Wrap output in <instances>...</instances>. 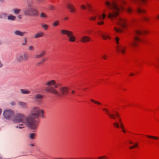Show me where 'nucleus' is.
Segmentation results:
<instances>
[{
  "mask_svg": "<svg viewBox=\"0 0 159 159\" xmlns=\"http://www.w3.org/2000/svg\"><path fill=\"white\" fill-rule=\"evenodd\" d=\"M126 48V46L123 45L119 44L116 45L117 51L120 52L122 55L125 54Z\"/></svg>",
  "mask_w": 159,
  "mask_h": 159,
  "instance_id": "11",
  "label": "nucleus"
},
{
  "mask_svg": "<svg viewBox=\"0 0 159 159\" xmlns=\"http://www.w3.org/2000/svg\"><path fill=\"white\" fill-rule=\"evenodd\" d=\"M132 1H136V0H132Z\"/></svg>",
  "mask_w": 159,
  "mask_h": 159,
  "instance_id": "58",
  "label": "nucleus"
},
{
  "mask_svg": "<svg viewBox=\"0 0 159 159\" xmlns=\"http://www.w3.org/2000/svg\"><path fill=\"white\" fill-rule=\"evenodd\" d=\"M70 89L69 88L67 87H62L60 88L59 89V92L60 94L59 96L56 95L57 97H60L61 95H66L68 94Z\"/></svg>",
  "mask_w": 159,
  "mask_h": 159,
  "instance_id": "10",
  "label": "nucleus"
},
{
  "mask_svg": "<svg viewBox=\"0 0 159 159\" xmlns=\"http://www.w3.org/2000/svg\"><path fill=\"white\" fill-rule=\"evenodd\" d=\"M67 6L68 9L70 10V12H74L75 11V9L74 6L72 4L69 3L67 4Z\"/></svg>",
  "mask_w": 159,
  "mask_h": 159,
  "instance_id": "17",
  "label": "nucleus"
},
{
  "mask_svg": "<svg viewBox=\"0 0 159 159\" xmlns=\"http://www.w3.org/2000/svg\"><path fill=\"white\" fill-rule=\"evenodd\" d=\"M86 8L91 13L95 11L92 8L91 5L89 4H87L86 5Z\"/></svg>",
  "mask_w": 159,
  "mask_h": 159,
  "instance_id": "21",
  "label": "nucleus"
},
{
  "mask_svg": "<svg viewBox=\"0 0 159 159\" xmlns=\"http://www.w3.org/2000/svg\"><path fill=\"white\" fill-rule=\"evenodd\" d=\"M35 133H31L30 134L29 137L32 139H35Z\"/></svg>",
  "mask_w": 159,
  "mask_h": 159,
  "instance_id": "28",
  "label": "nucleus"
},
{
  "mask_svg": "<svg viewBox=\"0 0 159 159\" xmlns=\"http://www.w3.org/2000/svg\"><path fill=\"white\" fill-rule=\"evenodd\" d=\"M120 0H111V3L107 1L105 2V6L107 7L111 10V12H110L108 15V17L113 19L116 17L118 15L119 12L120 10H124V7L122 6L118 7L117 2Z\"/></svg>",
  "mask_w": 159,
  "mask_h": 159,
  "instance_id": "2",
  "label": "nucleus"
},
{
  "mask_svg": "<svg viewBox=\"0 0 159 159\" xmlns=\"http://www.w3.org/2000/svg\"><path fill=\"white\" fill-rule=\"evenodd\" d=\"M13 11H14V13L16 14H18L20 12V9H13Z\"/></svg>",
  "mask_w": 159,
  "mask_h": 159,
  "instance_id": "32",
  "label": "nucleus"
},
{
  "mask_svg": "<svg viewBox=\"0 0 159 159\" xmlns=\"http://www.w3.org/2000/svg\"><path fill=\"white\" fill-rule=\"evenodd\" d=\"M40 16L41 17L46 18L47 17L46 15L44 13L42 12L40 14Z\"/></svg>",
  "mask_w": 159,
  "mask_h": 159,
  "instance_id": "38",
  "label": "nucleus"
},
{
  "mask_svg": "<svg viewBox=\"0 0 159 159\" xmlns=\"http://www.w3.org/2000/svg\"><path fill=\"white\" fill-rule=\"evenodd\" d=\"M43 98V96L39 94H37L34 97V99L35 101L39 103H40L42 102V99Z\"/></svg>",
  "mask_w": 159,
  "mask_h": 159,
  "instance_id": "15",
  "label": "nucleus"
},
{
  "mask_svg": "<svg viewBox=\"0 0 159 159\" xmlns=\"http://www.w3.org/2000/svg\"><path fill=\"white\" fill-rule=\"evenodd\" d=\"M86 7L84 5H82L81 6V8L82 9L84 10L86 9Z\"/></svg>",
  "mask_w": 159,
  "mask_h": 159,
  "instance_id": "43",
  "label": "nucleus"
},
{
  "mask_svg": "<svg viewBox=\"0 0 159 159\" xmlns=\"http://www.w3.org/2000/svg\"><path fill=\"white\" fill-rule=\"evenodd\" d=\"M59 23V21L58 20H56L53 23V25L54 26H56L58 25Z\"/></svg>",
  "mask_w": 159,
  "mask_h": 159,
  "instance_id": "35",
  "label": "nucleus"
},
{
  "mask_svg": "<svg viewBox=\"0 0 159 159\" xmlns=\"http://www.w3.org/2000/svg\"><path fill=\"white\" fill-rule=\"evenodd\" d=\"M11 104L12 105H14L15 104V102H11Z\"/></svg>",
  "mask_w": 159,
  "mask_h": 159,
  "instance_id": "53",
  "label": "nucleus"
},
{
  "mask_svg": "<svg viewBox=\"0 0 159 159\" xmlns=\"http://www.w3.org/2000/svg\"><path fill=\"white\" fill-rule=\"evenodd\" d=\"M44 35L43 33L42 32H39L36 34L34 36V38H37L43 37Z\"/></svg>",
  "mask_w": 159,
  "mask_h": 159,
  "instance_id": "20",
  "label": "nucleus"
},
{
  "mask_svg": "<svg viewBox=\"0 0 159 159\" xmlns=\"http://www.w3.org/2000/svg\"><path fill=\"white\" fill-rule=\"evenodd\" d=\"M16 18V16L12 15H10L8 17V19L9 20H14Z\"/></svg>",
  "mask_w": 159,
  "mask_h": 159,
  "instance_id": "25",
  "label": "nucleus"
},
{
  "mask_svg": "<svg viewBox=\"0 0 159 159\" xmlns=\"http://www.w3.org/2000/svg\"><path fill=\"white\" fill-rule=\"evenodd\" d=\"M30 145L31 146H34V144H31Z\"/></svg>",
  "mask_w": 159,
  "mask_h": 159,
  "instance_id": "57",
  "label": "nucleus"
},
{
  "mask_svg": "<svg viewBox=\"0 0 159 159\" xmlns=\"http://www.w3.org/2000/svg\"><path fill=\"white\" fill-rule=\"evenodd\" d=\"M148 33V31L147 30H136L135 31V36L131 43L132 46L134 47H136L139 43L142 42V40L138 36V35L142 34H145Z\"/></svg>",
  "mask_w": 159,
  "mask_h": 159,
  "instance_id": "7",
  "label": "nucleus"
},
{
  "mask_svg": "<svg viewBox=\"0 0 159 159\" xmlns=\"http://www.w3.org/2000/svg\"><path fill=\"white\" fill-rule=\"evenodd\" d=\"M104 13H103L102 16L100 15H98L97 11H95L93 12H91V15H92L89 18L90 20L92 21L95 20L97 17L98 21L97 22V24L98 25H102L104 24V22L103 20L106 17L107 15L104 13L106 12V11H104Z\"/></svg>",
  "mask_w": 159,
  "mask_h": 159,
  "instance_id": "6",
  "label": "nucleus"
},
{
  "mask_svg": "<svg viewBox=\"0 0 159 159\" xmlns=\"http://www.w3.org/2000/svg\"><path fill=\"white\" fill-rule=\"evenodd\" d=\"M42 27L45 30H47L48 28V26L46 24H42L41 25Z\"/></svg>",
  "mask_w": 159,
  "mask_h": 159,
  "instance_id": "36",
  "label": "nucleus"
},
{
  "mask_svg": "<svg viewBox=\"0 0 159 159\" xmlns=\"http://www.w3.org/2000/svg\"><path fill=\"white\" fill-rule=\"evenodd\" d=\"M21 91L23 94H29L30 93V91L27 89H22Z\"/></svg>",
  "mask_w": 159,
  "mask_h": 159,
  "instance_id": "29",
  "label": "nucleus"
},
{
  "mask_svg": "<svg viewBox=\"0 0 159 159\" xmlns=\"http://www.w3.org/2000/svg\"><path fill=\"white\" fill-rule=\"evenodd\" d=\"M127 11L129 13H130L132 12L131 9L129 7H128L127 8Z\"/></svg>",
  "mask_w": 159,
  "mask_h": 159,
  "instance_id": "42",
  "label": "nucleus"
},
{
  "mask_svg": "<svg viewBox=\"0 0 159 159\" xmlns=\"http://www.w3.org/2000/svg\"><path fill=\"white\" fill-rule=\"evenodd\" d=\"M134 74L132 73H130L129 74V75L130 76H134Z\"/></svg>",
  "mask_w": 159,
  "mask_h": 159,
  "instance_id": "48",
  "label": "nucleus"
},
{
  "mask_svg": "<svg viewBox=\"0 0 159 159\" xmlns=\"http://www.w3.org/2000/svg\"><path fill=\"white\" fill-rule=\"evenodd\" d=\"M47 87H44V90L55 95L59 96L60 95L58 91L55 89L57 87L56 81L54 80H50L47 81L44 84Z\"/></svg>",
  "mask_w": 159,
  "mask_h": 159,
  "instance_id": "4",
  "label": "nucleus"
},
{
  "mask_svg": "<svg viewBox=\"0 0 159 159\" xmlns=\"http://www.w3.org/2000/svg\"><path fill=\"white\" fill-rule=\"evenodd\" d=\"M13 121L15 123L21 122L23 123L24 124H21V126L20 125L19 126L16 127L19 128H24V125H25L31 129H34L36 128L38 125V123L31 119L30 116L26 117L24 114L21 113L16 114L13 119Z\"/></svg>",
  "mask_w": 159,
  "mask_h": 159,
  "instance_id": "1",
  "label": "nucleus"
},
{
  "mask_svg": "<svg viewBox=\"0 0 159 159\" xmlns=\"http://www.w3.org/2000/svg\"><path fill=\"white\" fill-rule=\"evenodd\" d=\"M54 159H64L63 158H56Z\"/></svg>",
  "mask_w": 159,
  "mask_h": 159,
  "instance_id": "54",
  "label": "nucleus"
},
{
  "mask_svg": "<svg viewBox=\"0 0 159 159\" xmlns=\"http://www.w3.org/2000/svg\"><path fill=\"white\" fill-rule=\"evenodd\" d=\"M128 142L130 144H133V143L131 141H129Z\"/></svg>",
  "mask_w": 159,
  "mask_h": 159,
  "instance_id": "50",
  "label": "nucleus"
},
{
  "mask_svg": "<svg viewBox=\"0 0 159 159\" xmlns=\"http://www.w3.org/2000/svg\"><path fill=\"white\" fill-rule=\"evenodd\" d=\"M26 42H27V41H26V39H24V42L23 43H22V44L23 45H25L26 43Z\"/></svg>",
  "mask_w": 159,
  "mask_h": 159,
  "instance_id": "47",
  "label": "nucleus"
},
{
  "mask_svg": "<svg viewBox=\"0 0 159 159\" xmlns=\"http://www.w3.org/2000/svg\"><path fill=\"white\" fill-rule=\"evenodd\" d=\"M146 136L149 138L153 139H155L156 140H158V138L157 137L154 136H150V135H146Z\"/></svg>",
  "mask_w": 159,
  "mask_h": 159,
  "instance_id": "31",
  "label": "nucleus"
},
{
  "mask_svg": "<svg viewBox=\"0 0 159 159\" xmlns=\"http://www.w3.org/2000/svg\"><path fill=\"white\" fill-rule=\"evenodd\" d=\"M18 61L20 62H21L24 61V57L22 56H20L18 58Z\"/></svg>",
  "mask_w": 159,
  "mask_h": 159,
  "instance_id": "33",
  "label": "nucleus"
},
{
  "mask_svg": "<svg viewBox=\"0 0 159 159\" xmlns=\"http://www.w3.org/2000/svg\"><path fill=\"white\" fill-rule=\"evenodd\" d=\"M138 145V143H135L133 145L130 146L129 147V149H132L135 148H137Z\"/></svg>",
  "mask_w": 159,
  "mask_h": 159,
  "instance_id": "30",
  "label": "nucleus"
},
{
  "mask_svg": "<svg viewBox=\"0 0 159 159\" xmlns=\"http://www.w3.org/2000/svg\"><path fill=\"white\" fill-rule=\"evenodd\" d=\"M95 159H107V157L105 156L98 157Z\"/></svg>",
  "mask_w": 159,
  "mask_h": 159,
  "instance_id": "37",
  "label": "nucleus"
},
{
  "mask_svg": "<svg viewBox=\"0 0 159 159\" xmlns=\"http://www.w3.org/2000/svg\"><path fill=\"white\" fill-rule=\"evenodd\" d=\"M19 104L23 108H25L27 107V105L26 103L25 102H19Z\"/></svg>",
  "mask_w": 159,
  "mask_h": 159,
  "instance_id": "23",
  "label": "nucleus"
},
{
  "mask_svg": "<svg viewBox=\"0 0 159 159\" xmlns=\"http://www.w3.org/2000/svg\"><path fill=\"white\" fill-rule=\"evenodd\" d=\"M49 9L52 10H54L55 9V7L53 6H50L49 7Z\"/></svg>",
  "mask_w": 159,
  "mask_h": 159,
  "instance_id": "44",
  "label": "nucleus"
},
{
  "mask_svg": "<svg viewBox=\"0 0 159 159\" xmlns=\"http://www.w3.org/2000/svg\"><path fill=\"white\" fill-rule=\"evenodd\" d=\"M18 17L19 19H20L21 18V15H19L18 16Z\"/></svg>",
  "mask_w": 159,
  "mask_h": 159,
  "instance_id": "55",
  "label": "nucleus"
},
{
  "mask_svg": "<svg viewBox=\"0 0 159 159\" xmlns=\"http://www.w3.org/2000/svg\"><path fill=\"white\" fill-rule=\"evenodd\" d=\"M104 111L111 118L113 119L115 121L116 120V116L118 118V123L115 122L113 123V126L114 127L116 128H120L122 131L124 133H126V131L125 128L122 121L121 118L120 117L118 114L117 112H115L111 111L112 114L110 113L109 111L107 108H103V109Z\"/></svg>",
  "mask_w": 159,
  "mask_h": 159,
  "instance_id": "3",
  "label": "nucleus"
},
{
  "mask_svg": "<svg viewBox=\"0 0 159 159\" xmlns=\"http://www.w3.org/2000/svg\"><path fill=\"white\" fill-rule=\"evenodd\" d=\"M90 100L91 102H93V103L95 104H96L98 105H101V103L98 101H95L93 99H91Z\"/></svg>",
  "mask_w": 159,
  "mask_h": 159,
  "instance_id": "27",
  "label": "nucleus"
},
{
  "mask_svg": "<svg viewBox=\"0 0 159 159\" xmlns=\"http://www.w3.org/2000/svg\"><path fill=\"white\" fill-rule=\"evenodd\" d=\"M114 29L115 31L118 33L122 31L120 29L117 27L116 26L114 27Z\"/></svg>",
  "mask_w": 159,
  "mask_h": 159,
  "instance_id": "26",
  "label": "nucleus"
},
{
  "mask_svg": "<svg viewBox=\"0 0 159 159\" xmlns=\"http://www.w3.org/2000/svg\"><path fill=\"white\" fill-rule=\"evenodd\" d=\"M14 114V112L11 110H6L3 112L4 116L7 119H10Z\"/></svg>",
  "mask_w": 159,
  "mask_h": 159,
  "instance_id": "12",
  "label": "nucleus"
},
{
  "mask_svg": "<svg viewBox=\"0 0 159 159\" xmlns=\"http://www.w3.org/2000/svg\"><path fill=\"white\" fill-rule=\"evenodd\" d=\"M75 93V90H72V91H71V93H72V94H74V93Z\"/></svg>",
  "mask_w": 159,
  "mask_h": 159,
  "instance_id": "51",
  "label": "nucleus"
},
{
  "mask_svg": "<svg viewBox=\"0 0 159 159\" xmlns=\"http://www.w3.org/2000/svg\"><path fill=\"white\" fill-rule=\"evenodd\" d=\"M25 33V32H22L18 30L16 31L15 32V33L16 35L20 36L24 35Z\"/></svg>",
  "mask_w": 159,
  "mask_h": 159,
  "instance_id": "24",
  "label": "nucleus"
},
{
  "mask_svg": "<svg viewBox=\"0 0 159 159\" xmlns=\"http://www.w3.org/2000/svg\"><path fill=\"white\" fill-rule=\"evenodd\" d=\"M28 55L25 54L24 56V57H23L24 61L26 60L28 58Z\"/></svg>",
  "mask_w": 159,
  "mask_h": 159,
  "instance_id": "41",
  "label": "nucleus"
},
{
  "mask_svg": "<svg viewBox=\"0 0 159 159\" xmlns=\"http://www.w3.org/2000/svg\"><path fill=\"white\" fill-rule=\"evenodd\" d=\"M32 3H28V6L29 7L28 8L25 10L24 11V13L26 15L29 16H36L38 15V12L37 10L30 8L32 6Z\"/></svg>",
  "mask_w": 159,
  "mask_h": 159,
  "instance_id": "8",
  "label": "nucleus"
},
{
  "mask_svg": "<svg viewBox=\"0 0 159 159\" xmlns=\"http://www.w3.org/2000/svg\"><path fill=\"white\" fill-rule=\"evenodd\" d=\"M119 40H120V39L118 37H116L115 38V41L116 42V43L117 44V45L120 44L119 43Z\"/></svg>",
  "mask_w": 159,
  "mask_h": 159,
  "instance_id": "34",
  "label": "nucleus"
},
{
  "mask_svg": "<svg viewBox=\"0 0 159 159\" xmlns=\"http://www.w3.org/2000/svg\"><path fill=\"white\" fill-rule=\"evenodd\" d=\"M158 18L159 19V15L158 16Z\"/></svg>",
  "mask_w": 159,
  "mask_h": 159,
  "instance_id": "59",
  "label": "nucleus"
},
{
  "mask_svg": "<svg viewBox=\"0 0 159 159\" xmlns=\"http://www.w3.org/2000/svg\"><path fill=\"white\" fill-rule=\"evenodd\" d=\"M68 159H83L82 158H78V157H74V158H70Z\"/></svg>",
  "mask_w": 159,
  "mask_h": 159,
  "instance_id": "45",
  "label": "nucleus"
},
{
  "mask_svg": "<svg viewBox=\"0 0 159 159\" xmlns=\"http://www.w3.org/2000/svg\"><path fill=\"white\" fill-rule=\"evenodd\" d=\"M101 37L104 40H107V39L111 40V39L110 36L107 33H103L101 35Z\"/></svg>",
  "mask_w": 159,
  "mask_h": 159,
  "instance_id": "16",
  "label": "nucleus"
},
{
  "mask_svg": "<svg viewBox=\"0 0 159 159\" xmlns=\"http://www.w3.org/2000/svg\"><path fill=\"white\" fill-rule=\"evenodd\" d=\"M45 54V51H43L39 54L36 55L34 57L35 58H39L43 57L44 56Z\"/></svg>",
  "mask_w": 159,
  "mask_h": 159,
  "instance_id": "19",
  "label": "nucleus"
},
{
  "mask_svg": "<svg viewBox=\"0 0 159 159\" xmlns=\"http://www.w3.org/2000/svg\"><path fill=\"white\" fill-rule=\"evenodd\" d=\"M60 32L61 34L66 35L67 36L69 42H74L75 41L76 38L74 36L72 32L63 29L61 30Z\"/></svg>",
  "mask_w": 159,
  "mask_h": 159,
  "instance_id": "9",
  "label": "nucleus"
},
{
  "mask_svg": "<svg viewBox=\"0 0 159 159\" xmlns=\"http://www.w3.org/2000/svg\"><path fill=\"white\" fill-rule=\"evenodd\" d=\"M140 6L139 5V7L137 9V12L139 13H144L145 12V11L143 9H142L140 7Z\"/></svg>",
  "mask_w": 159,
  "mask_h": 159,
  "instance_id": "22",
  "label": "nucleus"
},
{
  "mask_svg": "<svg viewBox=\"0 0 159 159\" xmlns=\"http://www.w3.org/2000/svg\"><path fill=\"white\" fill-rule=\"evenodd\" d=\"M29 116H30L31 119H33L34 120L35 118L39 117L42 118L44 117V111L43 110L40 109L39 107H34L32 108Z\"/></svg>",
  "mask_w": 159,
  "mask_h": 159,
  "instance_id": "5",
  "label": "nucleus"
},
{
  "mask_svg": "<svg viewBox=\"0 0 159 159\" xmlns=\"http://www.w3.org/2000/svg\"><path fill=\"white\" fill-rule=\"evenodd\" d=\"M143 4H145L148 0H139Z\"/></svg>",
  "mask_w": 159,
  "mask_h": 159,
  "instance_id": "40",
  "label": "nucleus"
},
{
  "mask_svg": "<svg viewBox=\"0 0 159 159\" xmlns=\"http://www.w3.org/2000/svg\"><path fill=\"white\" fill-rule=\"evenodd\" d=\"M68 19V17H65L64 18V20H67Z\"/></svg>",
  "mask_w": 159,
  "mask_h": 159,
  "instance_id": "52",
  "label": "nucleus"
},
{
  "mask_svg": "<svg viewBox=\"0 0 159 159\" xmlns=\"http://www.w3.org/2000/svg\"><path fill=\"white\" fill-rule=\"evenodd\" d=\"M47 60L46 58H43L42 59L41 61L37 62L35 64V66H40L43 65V63Z\"/></svg>",
  "mask_w": 159,
  "mask_h": 159,
  "instance_id": "18",
  "label": "nucleus"
},
{
  "mask_svg": "<svg viewBox=\"0 0 159 159\" xmlns=\"http://www.w3.org/2000/svg\"><path fill=\"white\" fill-rule=\"evenodd\" d=\"M108 57V56L107 54H104L102 56V58L104 60H106Z\"/></svg>",
  "mask_w": 159,
  "mask_h": 159,
  "instance_id": "39",
  "label": "nucleus"
},
{
  "mask_svg": "<svg viewBox=\"0 0 159 159\" xmlns=\"http://www.w3.org/2000/svg\"><path fill=\"white\" fill-rule=\"evenodd\" d=\"M91 38L88 36H85L81 37L80 39V41L84 43H86L89 42Z\"/></svg>",
  "mask_w": 159,
  "mask_h": 159,
  "instance_id": "14",
  "label": "nucleus"
},
{
  "mask_svg": "<svg viewBox=\"0 0 159 159\" xmlns=\"http://www.w3.org/2000/svg\"><path fill=\"white\" fill-rule=\"evenodd\" d=\"M116 24L118 26L124 28L126 26V21L125 19L119 18Z\"/></svg>",
  "mask_w": 159,
  "mask_h": 159,
  "instance_id": "13",
  "label": "nucleus"
},
{
  "mask_svg": "<svg viewBox=\"0 0 159 159\" xmlns=\"http://www.w3.org/2000/svg\"><path fill=\"white\" fill-rule=\"evenodd\" d=\"M34 49V47L33 46H30L29 47V49L30 50H33Z\"/></svg>",
  "mask_w": 159,
  "mask_h": 159,
  "instance_id": "46",
  "label": "nucleus"
},
{
  "mask_svg": "<svg viewBox=\"0 0 159 159\" xmlns=\"http://www.w3.org/2000/svg\"><path fill=\"white\" fill-rule=\"evenodd\" d=\"M144 20L146 21H148V19L147 17H144Z\"/></svg>",
  "mask_w": 159,
  "mask_h": 159,
  "instance_id": "49",
  "label": "nucleus"
},
{
  "mask_svg": "<svg viewBox=\"0 0 159 159\" xmlns=\"http://www.w3.org/2000/svg\"><path fill=\"white\" fill-rule=\"evenodd\" d=\"M2 112V110L1 109H0V115L1 114Z\"/></svg>",
  "mask_w": 159,
  "mask_h": 159,
  "instance_id": "56",
  "label": "nucleus"
}]
</instances>
